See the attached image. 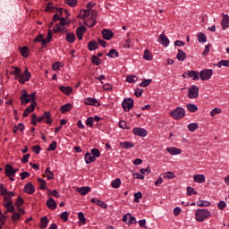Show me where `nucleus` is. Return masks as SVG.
I'll use <instances>...</instances> for the list:
<instances>
[{"mask_svg": "<svg viewBox=\"0 0 229 229\" xmlns=\"http://www.w3.org/2000/svg\"><path fill=\"white\" fill-rule=\"evenodd\" d=\"M77 192H79V194H81V196H87V194H89V192H90V187L89 186H82L81 188H77Z\"/></svg>", "mask_w": 229, "mask_h": 229, "instance_id": "5701e85b", "label": "nucleus"}, {"mask_svg": "<svg viewBox=\"0 0 229 229\" xmlns=\"http://www.w3.org/2000/svg\"><path fill=\"white\" fill-rule=\"evenodd\" d=\"M223 19L221 21L222 30H225L229 28V16L228 14L222 13Z\"/></svg>", "mask_w": 229, "mask_h": 229, "instance_id": "ddd939ff", "label": "nucleus"}, {"mask_svg": "<svg viewBox=\"0 0 229 229\" xmlns=\"http://www.w3.org/2000/svg\"><path fill=\"white\" fill-rule=\"evenodd\" d=\"M143 58L148 61L153 60V54H151L148 49H146L143 54Z\"/></svg>", "mask_w": 229, "mask_h": 229, "instance_id": "c03bdc74", "label": "nucleus"}, {"mask_svg": "<svg viewBox=\"0 0 229 229\" xmlns=\"http://www.w3.org/2000/svg\"><path fill=\"white\" fill-rule=\"evenodd\" d=\"M37 106V104H30V106H28L23 114H22V117H28L30 115V114H31V112L35 111V107Z\"/></svg>", "mask_w": 229, "mask_h": 229, "instance_id": "aec40b11", "label": "nucleus"}, {"mask_svg": "<svg viewBox=\"0 0 229 229\" xmlns=\"http://www.w3.org/2000/svg\"><path fill=\"white\" fill-rule=\"evenodd\" d=\"M47 180H55V174H53V171H51L50 167H47L45 171Z\"/></svg>", "mask_w": 229, "mask_h": 229, "instance_id": "ea45409f", "label": "nucleus"}, {"mask_svg": "<svg viewBox=\"0 0 229 229\" xmlns=\"http://www.w3.org/2000/svg\"><path fill=\"white\" fill-rule=\"evenodd\" d=\"M85 31H87V27L86 26H80L79 28H77L76 30V35L77 38L80 40H83V33H85Z\"/></svg>", "mask_w": 229, "mask_h": 229, "instance_id": "2eb2a0df", "label": "nucleus"}, {"mask_svg": "<svg viewBox=\"0 0 229 229\" xmlns=\"http://www.w3.org/2000/svg\"><path fill=\"white\" fill-rule=\"evenodd\" d=\"M65 40L69 44H73L76 41V35L73 32H66Z\"/></svg>", "mask_w": 229, "mask_h": 229, "instance_id": "393cba45", "label": "nucleus"}, {"mask_svg": "<svg viewBox=\"0 0 229 229\" xmlns=\"http://www.w3.org/2000/svg\"><path fill=\"white\" fill-rule=\"evenodd\" d=\"M4 173L5 176H7L8 178H10V176H15V174H13V166H12L11 165H5Z\"/></svg>", "mask_w": 229, "mask_h": 229, "instance_id": "4be33fe9", "label": "nucleus"}, {"mask_svg": "<svg viewBox=\"0 0 229 229\" xmlns=\"http://www.w3.org/2000/svg\"><path fill=\"white\" fill-rule=\"evenodd\" d=\"M113 189H119L121 187V179L117 178L111 182Z\"/></svg>", "mask_w": 229, "mask_h": 229, "instance_id": "09e8293b", "label": "nucleus"}, {"mask_svg": "<svg viewBox=\"0 0 229 229\" xmlns=\"http://www.w3.org/2000/svg\"><path fill=\"white\" fill-rule=\"evenodd\" d=\"M91 203H94L95 205H98V207H101V208H108V206L103 202V200L101 199H90Z\"/></svg>", "mask_w": 229, "mask_h": 229, "instance_id": "a878e982", "label": "nucleus"}, {"mask_svg": "<svg viewBox=\"0 0 229 229\" xmlns=\"http://www.w3.org/2000/svg\"><path fill=\"white\" fill-rule=\"evenodd\" d=\"M120 146L123 149H130V148H135V144H133V142L131 141L121 142Z\"/></svg>", "mask_w": 229, "mask_h": 229, "instance_id": "e433bc0d", "label": "nucleus"}, {"mask_svg": "<svg viewBox=\"0 0 229 229\" xmlns=\"http://www.w3.org/2000/svg\"><path fill=\"white\" fill-rule=\"evenodd\" d=\"M187 76L188 78H192L194 81H198V80H199V72L196 71H188Z\"/></svg>", "mask_w": 229, "mask_h": 229, "instance_id": "b1692460", "label": "nucleus"}, {"mask_svg": "<svg viewBox=\"0 0 229 229\" xmlns=\"http://www.w3.org/2000/svg\"><path fill=\"white\" fill-rule=\"evenodd\" d=\"M60 22L57 23V31L60 30L61 28H64V26H69L71 24V20L67 21V18H60Z\"/></svg>", "mask_w": 229, "mask_h": 229, "instance_id": "412c9836", "label": "nucleus"}, {"mask_svg": "<svg viewBox=\"0 0 229 229\" xmlns=\"http://www.w3.org/2000/svg\"><path fill=\"white\" fill-rule=\"evenodd\" d=\"M37 98V93L33 92L31 94H28V91L26 89H23V94L21 96V105H28L30 101V105H37V101H35Z\"/></svg>", "mask_w": 229, "mask_h": 229, "instance_id": "f257e3e1", "label": "nucleus"}, {"mask_svg": "<svg viewBox=\"0 0 229 229\" xmlns=\"http://www.w3.org/2000/svg\"><path fill=\"white\" fill-rule=\"evenodd\" d=\"M98 42L96 40L89 41L88 43V49L89 51H96L98 49Z\"/></svg>", "mask_w": 229, "mask_h": 229, "instance_id": "f704fd0d", "label": "nucleus"}, {"mask_svg": "<svg viewBox=\"0 0 229 229\" xmlns=\"http://www.w3.org/2000/svg\"><path fill=\"white\" fill-rule=\"evenodd\" d=\"M24 192H26V194H34L35 193V186L33 185L32 182H28L24 185V189H23Z\"/></svg>", "mask_w": 229, "mask_h": 229, "instance_id": "9b49d317", "label": "nucleus"}, {"mask_svg": "<svg viewBox=\"0 0 229 229\" xmlns=\"http://www.w3.org/2000/svg\"><path fill=\"white\" fill-rule=\"evenodd\" d=\"M20 53L23 58L30 56V48L28 47H20Z\"/></svg>", "mask_w": 229, "mask_h": 229, "instance_id": "473e14b6", "label": "nucleus"}, {"mask_svg": "<svg viewBox=\"0 0 229 229\" xmlns=\"http://www.w3.org/2000/svg\"><path fill=\"white\" fill-rule=\"evenodd\" d=\"M47 207L50 210H56V207H58V204H56V201H55L53 198H50L47 200Z\"/></svg>", "mask_w": 229, "mask_h": 229, "instance_id": "6ab92c4d", "label": "nucleus"}, {"mask_svg": "<svg viewBox=\"0 0 229 229\" xmlns=\"http://www.w3.org/2000/svg\"><path fill=\"white\" fill-rule=\"evenodd\" d=\"M119 128H122V130H130V126H128V123L126 121L122 120L119 122Z\"/></svg>", "mask_w": 229, "mask_h": 229, "instance_id": "bf43d9fd", "label": "nucleus"}, {"mask_svg": "<svg viewBox=\"0 0 229 229\" xmlns=\"http://www.w3.org/2000/svg\"><path fill=\"white\" fill-rule=\"evenodd\" d=\"M122 106L124 112L131 110L133 108V99L130 98L123 99V101L122 102Z\"/></svg>", "mask_w": 229, "mask_h": 229, "instance_id": "6e6552de", "label": "nucleus"}, {"mask_svg": "<svg viewBox=\"0 0 229 229\" xmlns=\"http://www.w3.org/2000/svg\"><path fill=\"white\" fill-rule=\"evenodd\" d=\"M13 69H14V71L12 72L11 74H13L14 80H19V78H21V68H19L17 66H13Z\"/></svg>", "mask_w": 229, "mask_h": 229, "instance_id": "2f4dec72", "label": "nucleus"}, {"mask_svg": "<svg viewBox=\"0 0 229 229\" xmlns=\"http://www.w3.org/2000/svg\"><path fill=\"white\" fill-rule=\"evenodd\" d=\"M24 123H18V125H14V129L13 131V133H17V130L22 133L24 131Z\"/></svg>", "mask_w": 229, "mask_h": 229, "instance_id": "49530a36", "label": "nucleus"}, {"mask_svg": "<svg viewBox=\"0 0 229 229\" xmlns=\"http://www.w3.org/2000/svg\"><path fill=\"white\" fill-rule=\"evenodd\" d=\"M84 104L91 106H101V103H99L98 99L92 98H85Z\"/></svg>", "mask_w": 229, "mask_h": 229, "instance_id": "9d476101", "label": "nucleus"}, {"mask_svg": "<svg viewBox=\"0 0 229 229\" xmlns=\"http://www.w3.org/2000/svg\"><path fill=\"white\" fill-rule=\"evenodd\" d=\"M14 205L17 208H21L24 205V199L19 195Z\"/></svg>", "mask_w": 229, "mask_h": 229, "instance_id": "de8ad7c7", "label": "nucleus"}, {"mask_svg": "<svg viewBox=\"0 0 229 229\" xmlns=\"http://www.w3.org/2000/svg\"><path fill=\"white\" fill-rule=\"evenodd\" d=\"M216 65L219 69H221V67H229V60H221Z\"/></svg>", "mask_w": 229, "mask_h": 229, "instance_id": "603ef678", "label": "nucleus"}, {"mask_svg": "<svg viewBox=\"0 0 229 229\" xmlns=\"http://www.w3.org/2000/svg\"><path fill=\"white\" fill-rule=\"evenodd\" d=\"M59 90L63 94H65V96H71L72 94V87L70 86H59Z\"/></svg>", "mask_w": 229, "mask_h": 229, "instance_id": "a211bd4d", "label": "nucleus"}, {"mask_svg": "<svg viewBox=\"0 0 229 229\" xmlns=\"http://www.w3.org/2000/svg\"><path fill=\"white\" fill-rule=\"evenodd\" d=\"M47 225H49V219H47V216H42L40 218L39 228L46 229L47 228Z\"/></svg>", "mask_w": 229, "mask_h": 229, "instance_id": "cd10ccee", "label": "nucleus"}, {"mask_svg": "<svg viewBox=\"0 0 229 229\" xmlns=\"http://www.w3.org/2000/svg\"><path fill=\"white\" fill-rule=\"evenodd\" d=\"M153 80L152 79H145L142 81V82L140 84V87H149L151 85Z\"/></svg>", "mask_w": 229, "mask_h": 229, "instance_id": "13d9d810", "label": "nucleus"}, {"mask_svg": "<svg viewBox=\"0 0 229 229\" xmlns=\"http://www.w3.org/2000/svg\"><path fill=\"white\" fill-rule=\"evenodd\" d=\"M199 126L196 123H191L188 124V130L189 131H196L198 130Z\"/></svg>", "mask_w": 229, "mask_h": 229, "instance_id": "052dcab7", "label": "nucleus"}, {"mask_svg": "<svg viewBox=\"0 0 229 229\" xmlns=\"http://www.w3.org/2000/svg\"><path fill=\"white\" fill-rule=\"evenodd\" d=\"M98 12L93 11L91 13V17L88 18L87 21L84 20V24L87 28H94L96 24H98Z\"/></svg>", "mask_w": 229, "mask_h": 229, "instance_id": "20e7f679", "label": "nucleus"}, {"mask_svg": "<svg viewBox=\"0 0 229 229\" xmlns=\"http://www.w3.org/2000/svg\"><path fill=\"white\" fill-rule=\"evenodd\" d=\"M4 207L7 208V212H15V207H13V204H4Z\"/></svg>", "mask_w": 229, "mask_h": 229, "instance_id": "338daca9", "label": "nucleus"}, {"mask_svg": "<svg viewBox=\"0 0 229 229\" xmlns=\"http://www.w3.org/2000/svg\"><path fill=\"white\" fill-rule=\"evenodd\" d=\"M157 40L165 47H167V46H169V38H167V37L165 36V34L164 32L159 36Z\"/></svg>", "mask_w": 229, "mask_h": 229, "instance_id": "f3484780", "label": "nucleus"}, {"mask_svg": "<svg viewBox=\"0 0 229 229\" xmlns=\"http://www.w3.org/2000/svg\"><path fill=\"white\" fill-rule=\"evenodd\" d=\"M55 6H53V2H49L47 5H46V9L45 12H50L51 13H55Z\"/></svg>", "mask_w": 229, "mask_h": 229, "instance_id": "5fc2aeb1", "label": "nucleus"}, {"mask_svg": "<svg viewBox=\"0 0 229 229\" xmlns=\"http://www.w3.org/2000/svg\"><path fill=\"white\" fill-rule=\"evenodd\" d=\"M127 216H129L128 225H137V218L135 216H131V213H127Z\"/></svg>", "mask_w": 229, "mask_h": 229, "instance_id": "e2e57ef3", "label": "nucleus"}, {"mask_svg": "<svg viewBox=\"0 0 229 229\" xmlns=\"http://www.w3.org/2000/svg\"><path fill=\"white\" fill-rule=\"evenodd\" d=\"M91 64H93V65H100L101 59H99V57H98V55H92L91 56Z\"/></svg>", "mask_w": 229, "mask_h": 229, "instance_id": "864d4df0", "label": "nucleus"}, {"mask_svg": "<svg viewBox=\"0 0 229 229\" xmlns=\"http://www.w3.org/2000/svg\"><path fill=\"white\" fill-rule=\"evenodd\" d=\"M84 158L86 164H92V162H96V157H93L89 152L85 154Z\"/></svg>", "mask_w": 229, "mask_h": 229, "instance_id": "72a5a7b5", "label": "nucleus"}, {"mask_svg": "<svg viewBox=\"0 0 229 229\" xmlns=\"http://www.w3.org/2000/svg\"><path fill=\"white\" fill-rule=\"evenodd\" d=\"M208 217H212V213L208 209L199 208L195 211V219L198 223H203Z\"/></svg>", "mask_w": 229, "mask_h": 229, "instance_id": "f03ea898", "label": "nucleus"}, {"mask_svg": "<svg viewBox=\"0 0 229 229\" xmlns=\"http://www.w3.org/2000/svg\"><path fill=\"white\" fill-rule=\"evenodd\" d=\"M108 58H117L119 56V52L116 49H110L109 53L106 54Z\"/></svg>", "mask_w": 229, "mask_h": 229, "instance_id": "58836bf2", "label": "nucleus"}, {"mask_svg": "<svg viewBox=\"0 0 229 229\" xmlns=\"http://www.w3.org/2000/svg\"><path fill=\"white\" fill-rule=\"evenodd\" d=\"M167 153H170V155H180L182 153L181 148H177L174 147H170L166 148Z\"/></svg>", "mask_w": 229, "mask_h": 229, "instance_id": "7c9ffc66", "label": "nucleus"}, {"mask_svg": "<svg viewBox=\"0 0 229 229\" xmlns=\"http://www.w3.org/2000/svg\"><path fill=\"white\" fill-rule=\"evenodd\" d=\"M187 96L189 99H198L199 96V88L196 85H192L188 89Z\"/></svg>", "mask_w": 229, "mask_h": 229, "instance_id": "39448f33", "label": "nucleus"}, {"mask_svg": "<svg viewBox=\"0 0 229 229\" xmlns=\"http://www.w3.org/2000/svg\"><path fill=\"white\" fill-rule=\"evenodd\" d=\"M133 135H136L137 137H147L148 131L144 128L136 127L132 130Z\"/></svg>", "mask_w": 229, "mask_h": 229, "instance_id": "1a4fd4ad", "label": "nucleus"}, {"mask_svg": "<svg viewBox=\"0 0 229 229\" xmlns=\"http://www.w3.org/2000/svg\"><path fill=\"white\" fill-rule=\"evenodd\" d=\"M214 71L212 69H204L199 72V78L202 81H208L212 78Z\"/></svg>", "mask_w": 229, "mask_h": 229, "instance_id": "423d86ee", "label": "nucleus"}, {"mask_svg": "<svg viewBox=\"0 0 229 229\" xmlns=\"http://www.w3.org/2000/svg\"><path fill=\"white\" fill-rule=\"evenodd\" d=\"M43 117H44L43 121L46 124H53V118L51 117V112L45 111L43 113Z\"/></svg>", "mask_w": 229, "mask_h": 229, "instance_id": "dca6fc26", "label": "nucleus"}, {"mask_svg": "<svg viewBox=\"0 0 229 229\" xmlns=\"http://www.w3.org/2000/svg\"><path fill=\"white\" fill-rule=\"evenodd\" d=\"M86 125L89 126V128L94 127V117L90 116L88 117L86 120Z\"/></svg>", "mask_w": 229, "mask_h": 229, "instance_id": "69168bd1", "label": "nucleus"}, {"mask_svg": "<svg viewBox=\"0 0 229 229\" xmlns=\"http://www.w3.org/2000/svg\"><path fill=\"white\" fill-rule=\"evenodd\" d=\"M42 121H44V114H42L39 117H37V114H31V122L30 124H32L33 126H37V124L38 123H42Z\"/></svg>", "mask_w": 229, "mask_h": 229, "instance_id": "f8f14e48", "label": "nucleus"}, {"mask_svg": "<svg viewBox=\"0 0 229 229\" xmlns=\"http://www.w3.org/2000/svg\"><path fill=\"white\" fill-rule=\"evenodd\" d=\"M198 42L200 44H205L207 42V35L203 32H199L197 34Z\"/></svg>", "mask_w": 229, "mask_h": 229, "instance_id": "c9c22d12", "label": "nucleus"}, {"mask_svg": "<svg viewBox=\"0 0 229 229\" xmlns=\"http://www.w3.org/2000/svg\"><path fill=\"white\" fill-rule=\"evenodd\" d=\"M176 58L179 62H184V60L187 58V54H185L183 50L178 49Z\"/></svg>", "mask_w": 229, "mask_h": 229, "instance_id": "c85d7f7f", "label": "nucleus"}, {"mask_svg": "<svg viewBox=\"0 0 229 229\" xmlns=\"http://www.w3.org/2000/svg\"><path fill=\"white\" fill-rule=\"evenodd\" d=\"M78 219H79V225H86L87 220H85V215L83 212H79L78 213Z\"/></svg>", "mask_w": 229, "mask_h": 229, "instance_id": "37998d69", "label": "nucleus"}, {"mask_svg": "<svg viewBox=\"0 0 229 229\" xmlns=\"http://www.w3.org/2000/svg\"><path fill=\"white\" fill-rule=\"evenodd\" d=\"M197 207H210V201L208 200H199L196 202Z\"/></svg>", "mask_w": 229, "mask_h": 229, "instance_id": "8fccbe9b", "label": "nucleus"}, {"mask_svg": "<svg viewBox=\"0 0 229 229\" xmlns=\"http://www.w3.org/2000/svg\"><path fill=\"white\" fill-rule=\"evenodd\" d=\"M91 155H93L95 158H99L101 157V152L98 148H92Z\"/></svg>", "mask_w": 229, "mask_h": 229, "instance_id": "0e129e2a", "label": "nucleus"}, {"mask_svg": "<svg viewBox=\"0 0 229 229\" xmlns=\"http://www.w3.org/2000/svg\"><path fill=\"white\" fill-rule=\"evenodd\" d=\"M60 110L63 114H67V112H71L72 110V104L67 103L60 107Z\"/></svg>", "mask_w": 229, "mask_h": 229, "instance_id": "c756f323", "label": "nucleus"}, {"mask_svg": "<svg viewBox=\"0 0 229 229\" xmlns=\"http://www.w3.org/2000/svg\"><path fill=\"white\" fill-rule=\"evenodd\" d=\"M102 36L104 40H110L114 37V32L108 29H104L102 30Z\"/></svg>", "mask_w": 229, "mask_h": 229, "instance_id": "4468645a", "label": "nucleus"}, {"mask_svg": "<svg viewBox=\"0 0 229 229\" xmlns=\"http://www.w3.org/2000/svg\"><path fill=\"white\" fill-rule=\"evenodd\" d=\"M30 80H31V72L28 70V68H25L24 72L20 75L18 81L24 85L26 81H30Z\"/></svg>", "mask_w": 229, "mask_h": 229, "instance_id": "0eeeda50", "label": "nucleus"}, {"mask_svg": "<svg viewBox=\"0 0 229 229\" xmlns=\"http://www.w3.org/2000/svg\"><path fill=\"white\" fill-rule=\"evenodd\" d=\"M169 114L176 121H180L185 117V109L182 106H177L174 110L171 111Z\"/></svg>", "mask_w": 229, "mask_h": 229, "instance_id": "7ed1b4c3", "label": "nucleus"}, {"mask_svg": "<svg viewBox=\"0 0 229 229\" xmlns=\"http://www.w3.org/2000/svg\"><path fill=\"white\" fill-rule=\"evenodd\" d=\"M64 3L71 8H76L78 6V0H64Z\"/></svg>", "mask_w": 229, "mask_h": 229, "instance_id": "a18cd8bd", "label": "nucleus"}, {"mask_svg": "<svg viewBox=\"0 0 229 229\" xmlns=\"http://www.w3.org/2000/svg\"><path fill=\"white\" fill-rule=\"evenodd\" d=\"M221 112H222L221 108L216 107L210 111V115L211 117H216V115H217V114H221Z\"/></svg>", "mask_w": 229, "mask_h": 229, "instance_id": "774afa93", "label": "nucleus"}, {"mask_svg": "<svg viewBox=\"0 0 229 229\" xmlns=\"http://www.w3.org/2000/svg\"><path fill=\"white\" fill-rule=\"evenodd\" d=\"M163 178H165V180H173V178H174V173L173 172H166L165 174H162Z\"/></svg>", "mask_w": 229, "mask_h": 229, "instance_id": "3c124183", "label": "nucleus"}, {"mask_svg": "<svg viewBox=\"0 0 229 229\" xmlns=\"http://www.w3.org/2000/svg\"><path fill=\"white\" fill-rule=\"evenodd\" d=\"M38 182L39 184V189L41 191H46V189H47V182H46V180L42 178H38Z\"/></svg>", "mask_w": 229, "mask_h": 229, "instance_id": "4c0bfd02", "label": "nucleus"}, {"mask_svg": "<svg viewBox=\"0 0 229 229\" xmlns=\"http://www.w3.org/2000/svg\"><path fill=\"white\" fill-rule=\"evenodd\" d=\"M92 12H98V11L90 10V9L84 10V21L87 18L89 19V17H92Z\"/></svg>", "mask_w": 229, "mask_h": 229, "instance_id": "680f3d73", "label": "nucleus"}, {"mask_svg": "<svg viewBox=\"0 0 229 229\" xmlns=\"http://www.w3.org/2000/svg\"><path fill=\"white\" fill-rule=\"evenodd\" d=\"M186 109L188 110V112H191L192 114H194V112L198 110V106H196V104L190 103L186 105Z\"/></svg>", "mask_w": 229, "mask_h": 229, "instance_id": "79ce46f5", "label": "nucleus"}, {"mask_svg": "<svg viewBox=\"0 0 229 229\" xmlns=\"http://www.w3.org/2000/svg\"><path fill=\"white\" fill-rule=\"evenodd\" d=\"M137 80H139L137 78V76L135 75H128L125 81H127L128 83H135V81H137Z\"/></svg>", "mask_w": 229, "mask_h": 229, "instance_id": "4d7b16f0", "label": "nucleus"}, {"mask_svg": "<svg viewBox=\"0 0 229 229\" xmlns=\"http://www.w3.org/2000/svg\"><path fill=\"white\" fill-rule=\"evenodd\" d=\"M11 219L13 223H16V221L21 220V214L19 212H13Z\"/></svg>", "mask_w": 229, "mask_h": 229, "instance_id": "6e6d98bb", "label": "nucleus"}, {"mask_svg": "<svg viewBox=\"0 0 229 229\" xmlns=\"http://www.w3.org/2000/svg\"><path fill=\"white\" fill-rule=\"evenodd\" d=\"M54 33H67V29L65 28V25H63L58 30V24H56L53 29Z\"/></svg>", "mask_w": 229, "mask_h": 229, "instance_id": "a19ab883", "label": "nucleus"}, {"mask_svg": "<svg viewBox=\"0 0 229 229\" xmlns=\"http://www.w3.org/2000/svg\"><path fill=\"white\" fill-rule=\"evenodd\" d=\"M193 181L195 183H205V174H194Z\"/></svg>", "mask_w": 229, "mask_h": 229, "instance_id": "bb28decb", "label": "nucleus"}]
</instances>
